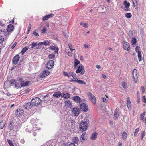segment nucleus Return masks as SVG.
Wrapping results in <instances>:
<instances>
[{
  "label": "nucleus",
  "mask_w": 146,
  "mask_h": 146,
  "mask_svg": "<svg viewBox=\"0 0 146 146\" xmlns=\"http://www.w3.org/2000/svg\"><path fill=\"white\" fill-rule=\"evenodd\" d=\"M87 123L85 121H82L79 124V129L82 132L85 131L87 128Z\"/></svg>",
  "instance_id": "1"
},
{
  "label": "nucleus",
  "mask_w": 146,
  "mask_h": 146,
  "mask_svg": "<svg viewBox=\"0 0 146 146\" xmlns=\"http://www.w3.org/2000/svg\"><path fill=\"white\" fill-rule=\"evenodd\" d=\"M31 103L33 106H37L42 102V100L38 97H35L31 100Z\"/></svg>",
  "instance_id": "2"
},
{
  "label": "nucleus",
  "mask_w": 146,
  "mask_h": 146,
  "mask_svg": "<svg viewBox=\"0 0 146 146\" xmlns=\"http://www.w3.org/2000/svg\"><path fill=\"white\" fill-rule=\"evenodd\" d=\"M10 83L11 85L14 86V87L17 89L21 88V84L17 82L15 80H11Z\"/></svg>",
  "instance_id": "3"
},
{
  "label": "nucleus",
  "mask_w": 146,
  "mask_h": 146,
  "mask_svg": "<svg viewBox=\"0 0 146 146\" xmlns=\"http://www.w3.org/2000/svg\"><path fill=\"white\" fill-rule=\"evenodd\" d=\"M87 94L91 102L95 104L96 103V99L94 95L90 92H88Z\"/></svg>",
  "instance_id": "4"
},
{
  "label": "nucleus",
  "mask_w": 146,
  "mask_h": 146,
  "mask_svg": "<svg viewBox=\"0 0 146 146\" xmlns=\"http://www.w3.org/2000/svg\"><path fill=\"white\" fill-rule=\"evenodd\" d=\"M80 108L81 111L85 112L87 111L88 110V107L84 103H83L80 104Z\"/></svg>",
  "instance_id": "5"
},
{
  "label": "nucleus",
  "mask_w": 146,
  "mask_h": 146,
  "mask_svg": "<svg viewBox=\"0 0 146 146\" xmlns=\"http://www.w3.org/2000/svg\"><path fill=\"white\" fill-rule=\"evenodd\" d=\"M85 72V70H84V67L82 65L79 66L77 70L76 71V73H78L81 72L82 74H83Z\"/></svg>",
  "instance_id": "6"
},
{
  "label": "nucleus",
  "mask_w": 146,
  "mask_h": 146,
  "mask_svg": "<svg viewBox=\"0 0 146 146\" xmlns=\"http://www.w3.org/2000/svg\"><path fill=\"white\" fill-rule=\"evenodd\" d=\"M132 74L135 83H137L138 78L137 71L136 69H134L133 70Z\"/></svg>",
  "instance_id": "7"
},
{
  "label": "nucleus",
  "mask_w": 146,
  "mask_h": 146,
  "mask_svg": "<svg viewBox=\"0 0 146 146\" xmlns=\"http://www.w3.org/2000/svg\"><path fill=\"white\" fill-rule=\"evenodd\" d=\"M24 111L22 109H18L15 111V113L17 116L21 115L23 113Z\"/></svg>",
  "instance_id": "8"
},
{
  "label": "nucleus",
  "mask_w": 146,
  "mask_h": 146,
  "mask_svg": "<svg viewBox=\"0 0 146 146\" xmlns=\"http://www.w3.org/2000/svg\"><path fill=\"white\" fill-rule=\"evenodd\" d=\"M54 64V62L53 60H50L48 62L46 65V67L48 69L52 68Z\"/></svg>",
  "instance_id": "9"
},
{
  "label": "nucleus",
  "mask_w": 146,
  "mask_h": 146,
  "mask_svg": "<svg viewBox=\"0 0 146 146\" xmlns=\"http://www.w3.org/2000/svg\"><path fill=\"white\" fill-rule=\"evenodd\" d=\"M20 58L19 56L17 54L13 58L12 60V62L13 64H16L18 63Z\"/></svg>",
  "instance_id": "10"
},
{
  "label": "nucleus",
  "mask_w": 146,
  "mask_h": 146,
  "mask_svg": "<svg viewBox=\"0 0 146 146\" xmlns=\"http://www.w3.org/2000/svg\"><path fill=\"white\" fill-rule=\"evenodd\" d=\"M32 106H33L32 104V103H31V102L25 103L23 106L24 108L25 109L28 110L31 108Z\"/></svg>",
  "instance_id": "11"
},
{
  "label": "nucleus",
  "mask_w": 146,
  "mask_h": 146,
  "mask_svg": "<svg viewBox=\"0 0 146 146\" xmlns=\"http://www.w3.org/2000/svg\"><path fill=\"white\" fill-rule=\"evenodd\" d=\"M72 112L74 116H78L79 114V110L76 108H73L72 110Z\"/></svg>",
  "instance_id": "12"
},
{
  "label": "nucleus",
  "mask_w": 146,
  "mask_h": 146,
  "mask_svg": "<svg viewBox=\"0 0 146 146\" xmlns=\"http://www.w3.org/2000/svg\"><path fill=\"white\" fill-rule=\"evenodd\" d=\"M123 45L124 49L126 50H129L130 48V45L127 42L125 41H123Z\"/></svg>",
  "instance_id": "13"
},
{
  "label": "nucleus",
  "mask_w": 146,
  "mask_h": 146,
  "mask_svg": "<svg viewBox=\"0 0 146 146\" xmlns=\"http://www.w3.org/2000/svg\"><path fill=\"white\" fill-rule=\"evenodd\" d=\"M73 100L78 103L82 102H83V100H84V99L82 100L78 96H75L73 97Z\"/></svg>",
  "instance_id": "14"
},
{
  "label": "nucleus",
  "mask_w": 146,
  "mask_h": 146,
  "mask_svg": "<svg viewBox=\"0 0 146 146\" xmlns=\"http://www.w3.org/2000/svg\"><path fill=\"white\" fill-rule=\"evenodd\" d=\"M124 5L125 6L124 9L126 11L129 10V7L130 4L129 2H127L126 0H125L123 2Z\"/></svg>",
  "instance_id": "15"
},
{
  "label": "nucleus",
  "mask_w": 146,
  "mask_h": 146,
  "mask_svg": "<svg viewBox=\"0 0 146 146\" xmlns=\"http://www.w3.org/2000/svg\"><path fill=\"white\" fill-rule=\"evenodd\" d=\"M64 74L68 77H70L71 76H72L74 79V78L75 77V75H76L74 73L72 72H70L68 73L65 72H64Z\"/></svg>",
  "instance_id": "16"
},
{
  "label": "nucleus",
  "mask_w": 146,
  "mask_h": 146,
  "mask_svg": "<svg viewBox=\"0 0 146 146\" xmlns=\"http://www.w3.org/2000/svg\"><path fill=\"white\" fill-rule=\"evenodd\" d=\"M119 109L117 108L115 110L114 113V119H117L119 117Z\"/></svg>",
  "instance_id": "17"
},
{
  "label": "nucleus",
  "mask_w": 146,
  "mask_h": 146,
  "mask_svg": "<svg viewBox=\"0 0 146 146\" xmlns=\"http://www.w3.org/2000/svg\"><path fill=\"white\" fill-rule=\"evenodd\" d=\"M49 74V72L47 70H45L43 71L42 74L40 75V76L41 78L44 77L47 75H48Z\"/></svg>",
  "instance_id": "18"
},
{
  "label": "nucleus",
  "mask_w": 146,
  "mask_h": 146,
  "mask_svg": "<svg viewBox=\"0 0 146 146\" xmlns=\"http://www.w3.org/2000/svg\"><path fill=\"white\" fill-rule=\"evenodd\" d=\"M14 28V26L11 24H10L8 26L7 29L10 33L13 30Z\"/></svg>",
  "instance_id": "19"
},
{
  "label": "nucleus",
  "mask_w": 146,
  "mask_h": 146,
  "mask_svg": "<svg viewBox=\"0 0 146 146\" xmlns=\"http://www.w3.org/2000/svg\"><path fill=\"white\" fill-rule=\"evenodd\" d=\"M73 81L79 84H86V83L84 81L78 80L77 78H75Z\"/></svg>",
  "instance_id": "20"
},
{
  "label": "nucleus",
  "mask_w": 146,
  "mask_h": 146,
  "mask_svg": "<svg viewBox=\"0 0 146 146\" xmlns=\"http://www.w3.org/2000/svg\"><path fill=\"white\" fill-rule=\"evenodd\" d=\"M131 103L130 101V98L129 97L127 98V106L129 110L131 109Z\"/></svg>",
  "instance_id": "21"
},
{
  "label": "nucleus",
  "mask_w": 146,
  "mask_h": 146,
  "mask_svg": "<svg viewBox=\"0 0 146 146\" xmlns=\"http://www.w3.org/2000/svg\"><path fill=\"white\" fill-rule=\"evenodd\" d=\"M53 14H51L47 15H46L44 17L42 18V20L43 21H45L47 20L48 19L50 18L53 17Z\"/></svg>",
  "instance_id": "22"
},
{
  "label": "nucleus",
  "mask_w": 146,
  "mask_h": 146,
  "mask_svg": "<svg viewBox=\"0 0 146 146\" xmlns=\"http://www.w3.org/2000/svg\"><path fill=\"white\" fill-rule=\"evenodd\" d=\"M50 44V42L48 40L45 41L44 42H41L38 44V45L43 44L46 46L49 45Z\"/></svg>",
  "instance_id": "23"
},
{
  "label": "nucleus",
  "mask_w": 146,
  "mask_h": 146,
  "mask_svg": "<svg viewBox=\"0 0 146 146\" xmlns=\"http://www.w3.org/2000/svg\"><path fill=\"white\" fill-rule=\"evenodd\" d=\"M72 141L73 142L72 143H74L75 144H78L79 141L78 138L77 137H74L72 138Z\"/></svg>",
  "instance_id": "24"
},
{
  "label": "nucleus",
  "mask_w": 146,
  "mask_h": 146,
  "mask_svg": "<svg viewBox=\"0 0 146 146\" xmlns=\"http://www.w3.org/2000/svg\"><path fill=\"white\" fill-rule=\"evenodd\" d=\"M30 82L28 81H26L25 82L24 81L23 83H21V86L24 87L27 86L30 84Z\"/></svg>",
  "instance_id": "25"
},
{
  "label": "nucleus",
  "mask_w": 146,
  "mask_h": 146,
  "mask_svg": "<svg viewBox=\"0 0 146 146\" xmlns=\"http://www.w3.org/2000/svg\"><path fill=\"white\" fill-rule=\"evenodd\" d=\"M61 93L60 91L55 92L53 94V96L54 97L58 98L60 97Z\"/></svg>",
  "instance_id": "26"
},
{
  "label": "nucleus",
  "mask_w": 146,
  "mask_h": 146,
  "mask_svg": "<svg viewBox=\"0 0 146 146\" xmlns=\"http://www.w3.org/2000/svg\"><path fill=\"white\" fill-rule=\"evenodd\" d=\"M5 124V121L4 120L1 121L0 122V129H1L4 127Z\"/></svg>",
  "instance_id": "27"
},
{
  "label": "nucleus",
  "mask_w": 146,
  "mask_h": 146,
  "mask_svg": "<svg viewBox=\"0 0 146 146\" xmlns=\"http://www.w3.org/2000/svg\"><path fill=\"white\" fill-rule=\"evenodd\" d=\"M137 53L139 60V61H141L143 59L141 53V51L139 50L138 51Z\"/></svg>",
  "instance_id": "28"
},
{
  "label": "nucleus",
  "mask_w": 146,
  "mask_h": 146,
  "mask_svg": "<svg viewBox=\"0 0 146 146\" xmlns=\"http://www.w3.org/2000/svg\"><path fill=\"white\" fill-rule=\"evenodd\" d=\"M3 33L4 35H5L6 36H9V34L10 33L6 29H4L3 31Z\"/></svg>",
  "instance_id": "29"
},
{
  "label": "nucleus",
  "mask_w": 146,
  "mask_h": 146,
  "mask_svg": "<svg viewBox=\"0 0 146 146\" xmlns=\"http://www.w3.org/2000/svg\"><path fill=\"white\" fill-rule=\"evenodd\" d=\"M28 46H26L23 48L22 50L21 51V53L22 55H23L26 52V50L28 49Z\"/></svg>",
  "instance_id": "30"
},
{
  "label": "nucleus",
  "mask_w": 146,
  "mask_h": 146,
  "mask_svg": "<svg viewBox=\"0 0 146 146\" xmlns=\"http://www.w3.org/2000/svg\"><path fill=\"white\" fill-rule=\"evenodd\" d=\"M65 105L68 107H69L71 105L70 102L69 100L66 101L65 102Z\"/></svg>",
  "instance_id": "31"
},
{
  "label": "nucleus",
  "mask_w": 146,
  "mask_h": 146,
  "mask_svg": "<svg viewBox=\"0 0 146 146\" xmlns=\"http://www.w3.org/2000/svg\"><path fill=\"white\" fill-rule=\"evenodd\" d=\"M97 133H94L92 135L91 137V139L93 140H95L96 137Z\"/></svg>",
  "instance_id": "32"
},
{
  "label": "nucleus",
  "mask_w": 146,
  "mask_h": 146,
  "mask_svg": "<svg viewBox=\"0 0 146 146\" xmlns=\"http://www.w3.org/2000/svg\"><path fill=\"white\" fill-rule=\"evenodd\" d=\"M127 134L124 131L122 134V138L124 140H125L127 138Z\"/></svg>",
  "instance_id": "33"
},
{
  "label": "nucleus",
  "mask_w": 146,
  "mask_h": 146,
  "mask_svg": "<svg viewBox=\"0 0 146 146\" xmlns=\"http://www.w3.org/2000/svg\"><path fill=\"white\" fill-rule=\"evenodd\" d=\"M38 45V44H37L36 42L34 43L33 42L31 44H30L29 45L31 46V48L32 49L33 48L36 47Z\"/></svg>",
  "instance_id": "34"
},
{
  "label": "nucleus",
  "mask_w": 146,
  "mask_h": 146,
  "mask_svg": "<svg viewBox=\"0 0 146 146\" xmlns=\"http://www.w3.org/2000/svg\"><path fill=\"white\" fill-rule=\"evenodd\" d=\"M70 96V95L68 93H64L63 94L62 97L65 98H69Z\"/></svg>",
  "instance_id": "35"
},
{
  "label": "nucleus",
  "mask_w": 146,
  "mask_h": 146,
  "mask_svg": "<svg viewBox=\"0 0 146 146\" xmlns=\"http://www.w3.org/2000/svg\"><path fill=\"white\" fill-rule=\"evenodd\" d=\"M80 63V62L76 59H75L74 62V68H75Z\"/></svg>",
  "instance_id": "36"
},
{
  "label": "nucleus",
  "mask_w": 146,
  "mask_h": 146,
  "mask_svg": "<svg viewBox=\"0 0 146 146\" xmlns=\"http://www.w3.org/2000/svg\"><path fill=\"white\" fill-rule=\"evenodd\" d=\"M13 127L14 126L12 125V123H10V124L9 125L8 127V129H9L10 130H11L13 129Z\"/></svg>",
  "instance_id": "37"
},
{
  "label": "nucleus",
  "mask_w": 146,
  "mask_h": 146,
  "mask_svg": "<svg viewBox=\"0 0 146 146\" xmlns=\"http://www.w3.org/2000/svg\"><path fill=\"white\" fill-rule=\"evenodd\" d=\"M145 115V112L143 113L142 114H141L140 115V119L141 120L143 121V122L144 121V117Z\"/></svg>",
  "instance_id": "38"
},
{
  "label": "nucleus",
  "mask_w": 146,
  "mask_h": 146,
  "mask_svg": "<svg viewBox=\"0 0 146 146\" xmlns=\"http://www.w3.org/2000/svg\"><path fill=\"white\" fill-rule=\"evenodd\" d=\"M136 42V39L135 38H133L131 40V42L132 44L134 45L135 44Z\"/></svg>",
  "instance_id": "39"
},
{
  "label": "nucleus",
  "mask_w": 146,
  "mask_h": 146,
  "mask_svg": "<svg viewBox=\"0 0 146 146\" xmlns=\"http://www.w3.org/2000/svg\"><path fill=\"white\" fill-rule=\"evenodd\" d=\"M132 15L131 13H127L125 14V17L127 18H129L131 17Z\"/></svg>",
  "instance_id": "40"
},
{
  "label": "nucleus",
  "mask_w": 146,
  "mask_h": 146,
  "mask_svg": "<svg viewBox=\"0 0 146 146\" xmlns=\"http://www.w3.org/2000/svg\"><path fill=\"white\" fill-rule=\"evenodd\" d=\"M7 141L10 146H14V145L12 143L11 140L9 139H7Z\"/></svg>",
  "instance_id": "41"
},
{
  "label": "nucleus",
  "mask_w": 146,
  "mask_h": 146,
  "mask_svg": "<svg viewBox=\"0 0 146 146\" xmlns=\"http://www.w3.org/2000/svg\"><path fill=\"white\" fill-rule=\"evenodd\" d=\"M4 41V38L2 36L0 35V44L3 43Z\"/></svg>",
  "instance_id": "42"
},
{
  "label": "nucleus",
  "mask_w": 146,
  "mask_h": 146,
  "mask_svg": "<svg viewBox=\"0 0 146 146\" xmlns=\"http://www.w3.org/2000/svg\"><path fill=\"white\" fill-rule=\"evenodd\" d=\"M58 47L54 46H50V49L52 50H54L56 49H58Z\"/></svg>",
  "instance_id": "43"
},
{
  "label": "nucleus",
  "mask_w": 146,
  "mask_h": 146,
  "mask_svg": "<svg viewBox=\"0 0 146 146\" xmlns=\"http://www.w3.org/2000/svg\"><path fill=\"white\" fill-rule=\"evenodd\" d=\"M55 55L52 54H51L49 55L48 57L50 59H53Z\"/></svg>",
  "instance_id": "44"
},
{
  "label": "nucleus",
  "mask_w": 146,
  "mask_h": 146,
  "mask_svg": "<svg viewBox=\"0 0 146 146\" xmlns=\"http://www.w3.org/2000/svg\"><path fill=\"white\" fill-rule=\"evenodd\" d=\"M33 34L35 36L38 37L39 36V34L38 33L36 32L35 31L33 32Z\"/></svg>",
  "instance_id": "45"
},
{
  "label": "nucleus",
  "mask_w": 146,
  "mask_h": 146,
  "mask_svg": "<svg viewBox=\"0 0 146 146\" xmlns=\"http://www.w3.org/2000/svg\"><path fill=\"white\" fill-rule=\"evenodd\" d=\"M80 25H81L82 26L84 27H87V24L84 23H83L82 22H81L80 23Z\"/></svg>",
  "instance_id": "46"
},
{
  "label": "nucleus",
  "mask_w": 146,
  "mask_h": 146,
  "mask_svg": "<svg viewBox=\"0 0 146 146\" xmlns=\"http://www.w3.org/2000/svg\"><path fill=\"white\" fill-rule=\"evenodd\" d=\"M133 4L134 6L135 7V5H137V0H132Z\"/></svg>",
  "instance_id": "47"
},
{
  "label": "nucleus",
  "mask_w": 146,
  "mask_h": 146,
  "mask_svg": "<svg viewBox=\"0 0 146 146\" xmlns=\"http://www.w3.org/2000/svg\"><path fill=\"white\" fill-rule=\"evenodd\" d=\"M145 131H144L141 134V139L142 140H143V138L145 136Z\"/></svg>",
  "instance_id": "48"
},
{
  "label": "nucleus",
  "mask_w": 146,
  "mask_h": 146,
  "mask_svg": "<svg viewBox=\"0 0 146 146\" xmlns=\"http://www.w3.org/2000/svg\"><path fill=\"white\" fill-rule=\"evenodd\" d=\"M68 46L70 50L71 51H72L73 50H74V49H72V46L71 44H69Z\"/></svg>",
  "instance_id": "49"
},
{
  "label": "nucleus",
  "mask_w": 146,
  "mask_h": 146,
  "mask_svg": "<svg viewBox=\"0 0 146 146\" xmlns=\"http://www.w3.org/2000/svg\"><path fill=\"white\" fill-rule=\"evenodd\" d=\"M17 81H19L20 82V83H23L24 81L23 79L21 78H18Z\"/></svg>",
  "instance_id": "50"
},
{
  "label": "nucleus",
  "mask_w": 146,
  "mask_h": 146,
  "mask_svg": "<svg viewBox=\"0 0 146 146\" xmlns=\"http://www.w3.org/2000/svg\"><path fill=\"white\" fill-rule=\"evenodd\" d=\"M142 101L144 103H146V98L145 96H143L142 97Z\"/></svg>",
  "instance_id": "51"
},
{
  "label": "nucleus",
  "mask_w": 146,
  "mask_h": 146,
  "mask_svg": "<svg viewBox=\"0 0 146 146\" xmlns=\"http://www.w3.org/2000/svg\"><path fill=\"white\" fill-rule=\"evenodd\" d=\"M103 101L104 102L106 103L108 102V99L105 98H102Z\"/></svg>",
  "instance_id": "52"
},
{
  "label": "nucleus",
  "mask_w": 146,
  "mask_h": 146,
  "mask_svg": "<svg viewBox=\"0 0 146 146\" xmlns=\"http://www.w3.org/2000/svg\"><path fill=\"white\" fill-rule=\"evenodd\" d=\"M46 29L45 28H44L43 29H42L41 30V32L43 33H46Z\"/></svg>",
  "instance_id": "53"
},
{
  "label": "nucleus",
  "mask_w": 146,
  "mask_h": 146,
  "mask_svg": "<svg viewBox=\"0 0 146 146\" xmlns=\"http://www.w3.org/2000/svg\"><path fill=\"white\" fill-rule=\"evenodd\" d=\"M141 88V89L142 91V92L143 93H144L145 92V88L144 86H142Z\"/></svg>",
  "instance_id": "54"
},
{
  "label": "nucleus",
  "mask_w": 146,
  "mask_h": 146,
  "mask_svg": "<svg viewBox=\"0 0 146 146\" xmlns=\"http://www.w3.org/2000/svg\"><path fill=\"white\" fill-rule=\"evenodd\" d=\"M126 84L124 82L122 84V86L125 88H126Z\"/></svg>",
  "instance_id": "55"
},
{
  "label": "nucleus",
  "mask_w": 146,
  "mask_h": 146,
  "mask_svg": "<svg viewBox=\"0 0 146 146\" xmlns=\"http://www.w3.org/2000/svg\"><path fill=\"white\" fill-rule=\"evenodd\" d=\"M67 146H76V145L74 143H71L68 145Z\"/></svg>",
  "instance_id": "56"
},
{
  "label": "nucleus",
  "mask_w": 146,
  "mask_h": 146,
  "mask_svg": "<svg viewBox=\"0 0 146 146\" xmlns=\"http://www.w3.org/2000/svg\"><path fill=\"white\" fill-rule=\"evenodd\" d=\"M102 77L104 78V79H106V78H107V76L106 75H104V74H102Z\"/></svg>",
  "instance_id": "57"
},
{
  "label": "nucleus",
  "mask_w": 146,
  "mask_h": 146,
  "mask_svg": "<svg viewBox=\"0 0 146 146\" xmlns=\"http://www.w3.org/2000/svg\"><path fill=\"white\" fill-rule=\"evenodd\" d=\"M139 129L138 128H137L135 130L134 133H137L139 132Z\"/></svg>",
  "instance_id": "58"
},
{
  "label": "nucleus",
  "mask_w": 146,
  "mask_h": 146,
  "mask_svg": "<svg viewBox=\"0 0 146 146\" xmlns=\"http://www.w3.org/2000/svg\"><path fill=\"white\" fill-rule=\"evenodd\" d=\"M140 48V47L138 46H137L135 48V50L136 52H137L138 50Z\"/></svg>",
  "instance_id": "59"
},
{
  "label": "nucleus",
  "mask_w": 146,
  "mask_h": 146,
  "mask_svg": "<svg viewBox=\"0 0 146 146\" xmlns=\"http://www.w3.org/2000/svg\"><path fill=\"white\" fill-rule=\"evenodd\" d=\"M17 43H15L11 47L12 49H13L14 48L15 46H16Z\"/></svg>",
  "instance_id": "60"
},
{
  "label": "nucleus",
  "mask_w": 146,
  "mask_h": 146,
  "mask_svg": "<svg viewBox=\"0 0 146 146\" xmlns=\"http://www.w3.org/2000/svg\"><path fill=\"white\" fill-rule=\"evenodd\" d=\"M84 47L85 48H88L89 47V46L88 45H87L86 44H84V45H83Z\"/></svg>",
  "instance_id": "61"
},
{
  "label": "nucleus",
  "mask_w": 146,
  "mask_h": 146,
  "mask_svg": "<svg viewBox=\"0 0 146 146\" xmlns=\"http://www.w3.org/2000/svg\"><path fill=\"white\" fill-rule=\"evenodd\" d=\"M30 91V90H29V89H28V88H27V89H26L25 90V93H27L28 92H29Z\"/></svg>",
  "instance_id": "62"
},
{
  "label": "nucleus",
  "mask_w": 146,
  "mask_h": 146,
  "mask_svg": "<svg viewBox=\"0 0 146 146\" xmlns=\"http://www.w3.org/2000/svg\"><path fill=\"white\" fill-rule=\"evenodd\" d=\"M80 60H84L83 57L82 56H80Z\"/></svg>",
  "instance_id": "63"
},
{
  "label": "nucleus",
  "mask_w": 146,
  "mask_h": 146,
  "mask_svg": "<svg viewBox=\"0 0 146 146\" xmlns=\"http://www.w3.org/2000/svg\"><path fill=\"white\" fill-rule=\"evenodd\" d=\"M122 143L119 142L118 143V146H122Z\"/></svg>",
  "instance_id": "64"
}]
</instances>
